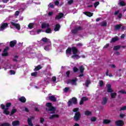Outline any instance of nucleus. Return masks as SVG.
<instances>
[{
    "instance_id": "1",
    "label": "nucleus",
    "mask_w": 126,
    "mask_h": 126,
    "mask_svg": "<svg viewBox=\"0 0 126 126\" xmlns=\"http://www.w3.org/2000/svg\"><path fill=\"white\" fill-rule=\"evenodd\" d=\"M72 53L73 55L72 56V58H73V59H79V56H78V55H79V52H78V50H77V49L76 48H68L66 51V54L67 55H71Z\"/></svg>"
},
{
    "instance_id": "2",
    "label": "nucleus",
    "mask_w": 126,
    "mask_h": 126,
    "mask_svg": "<svg viewBox=\"0 0 126 126\" xmlns=\"http://www.w3.org/2000/svg\"><path fill=\"white\" fill-rule=\"evenodd\" d=\"M10 106H11V103L10 102L9 103H7V104H6L5 107L6 108H4L5 106L4 105L2 104L0 105V107L4 110H3V114H5V115H9V111H8V108L9 107H10Z\"/></svg>"
},
{
    "instance_id": "3",
    "label": "nucleus",
    "mask_w": 126,
    "mask_h": 126,
    "mask_svg": "<svg viewBox=\"0 0 126 126\" xmlns=\"http://www.w3.org/2000/svg\"><path fill=\"white\" fill-rule=\"evenodd\" d=\"M79 110V108H76L73 109V112H74L75 113H76L74 117V119L75 121H78V120L80 119V113L77 112H78Z\"/></svg>"
},
{
    "instance_id": "4",
    "label": "nucleus",
    "mask_w": 126,
    "mask_h": 126,
    "mask_svg": "<svg viewBox=\"0 0 126 126\" xmlns=\"http://www.w3.org/2000/svg\"><path fill=\"white\" fill-rule=\"evenodd\" d=\"M46 106L48 107V111H49V114H54L55 113V111H56V108L55 107H54L53 106V105H52V103L48 102L47 103H46Z\"/></svg>"
},
{
    "instance_id": "5",
    "label": "nucleus",
    "mask_w": 126,
    "mask_h": 126,
    "mask_svg": "<svg viewBox=\"0 0 126 126\" xmlns=\"http://www.w3.org/2000/svg\"><path fill=\"white\" fill-rule=\"evenodd\" d=\"M72 104H77V99L75 97L70 99L68 102V106H71Z\"/></svg>"
},
{
    "instance_id": "6",
    "label": "nucleus",
    "mask_w": 126,
    "mask_h": 126,
    "mask_svg": "<svg viewBox=\"0 0 126 126\" xmlns=\"http://www.w3.org/2000/svg\"><path fill=\"white\" fill-rule=\"evenodd\" d=\"M76 81H77V79L76 78L72 80H68V81H67V84H71V85H76Z\"/></svg>"
},
{
    "instance_id": "7",
    "label": "nucleus",
    "mask_w": 126,
    "mask_h": 126,
    "mask_svg": "<svg viewBox=\"0 0 126 126\" xmlns=\"http://www.w3.org/2000/svg\"><path fill=\"white\" fill-rule=\"evenodd\" d=\"M8 27V25L7 23H2L0 27V31H3L4 29H6Z\"/></svg>"
},
{
    "instance_id": "8",
    "label": "nucleus",
    "mask_w": 126,
    "mask_h": 126,
    "mask_svg": "<svg viewBox=\"0 0 126 126\" xmlns=\"http://www.w3.org/2000/svg\"><path fill=\"white\" fill-rule=\"evenodd\" d=\"M11 24L12 25V26L15 27L17 30H20V25L19 24H17L15 22L13 21L11 23Z\"/></svg>"
},
{
    "instance_id": "9",
    "label": "nucleus",
    "mask_w": 126,
    "mask_h": 126,
    "mask_svg": "<svg viewBox=\"0 0 126 126\" xmlns=\"http://www.w3.org/2000/svg\"><path fill=\"white\" fill-rule=\"evenodd\" d=\"M52 45V43L49 42L48 44H46V46H44V50L45 51H50L51 50V45Z\"/></svg>"
},
{
    "instance_id": "10",
    "label": "nucleus",
    "mask_w": 126,
    "mask_h": 126,
    "mask_svg": "<svg viewBox=\"0 0 126 126\" xmlns=\"http://www.w3.org/2000/svg\"><path fill=\"white\" fill-rule=\"evenodd\" d=\"M124 121L123 120H118L115 122L116 126H123L124 125Z\"/></svg>"
},
{
    "instance_id": "11",
    "label": "nucleus",
    "mask_w": 126,
    "mask_h": 126,
    "mask_svg": "<svg viewBox=\"0 0 126 126\" xmlns=\"http://www.w3.org/2000/svg\"><path fill=\"white\" fill-rule=\"evenodd\" d=\"M86 101H88V97H86L85 96L82 97L81 99V101H80L79 105H82Z\"/></svg>"
},
{
    "instance_id": "12",
    "label": "nucleus",
    "mask_w": 126,
    "mask_h": 126,
    "mask_svg": "<svg viewBox=\"0 0 126 126\" xmlns=\"http://www.w3.org/2000/svg\"><path fill=\"white\" fill-rule=\"evenodd\" d=\"M48 27H50V25L47 23H43L41 24V28L47 29Z\"/></svg>"
},
{
    "instance_id": "13",
    "label": "nucleus",
    "mask_w": 126,
    "mask_h": 126,
    "mask_svg": "<svg viewBox=\"0 0 126 126\" xmlns=\"http://www.w3.org/2000/svg\"><path fill=\"white\" fill-rule=\"evenodd\" d=\"M34 117H31L30 118H28V125L30 126H33V124L32 123V120H34Z\"/></svg>"
},
{
    "instance_id": "14",
    "label": "nucleus",
    "mask_w": 126,
    "mask_h": 126,
    "mask_svg": "<svg viewBox=\"0 0 126 126\" xmlns=\"http://www.w3.org/2000/svg\"><path fill=\"white\" fill-rule=\"evenodd\" d=\"M41 41L42 42H44V43H45V45L49 44V42H51V41H50V39H49L46 37L42 38L41 39Z\"/></svg>"
},
{
    "instance_id": "15",
    "label": "nucleus",
    "mask_w": 126,
    "mask_h": 126,
    "mask_svg": "<svg viewBox=\"0 0 126 126\" xmlns=\"http://www.w3.org/2000/svg\"><path fill=\"white\" fill-rule=\"evenodd\" d=\"M118 4L121 6H125V5H126V2L125 1V0H119Z\"/></svg>"
},
{
    "instance_id": "16",
    "label": "nucleus",
    "mask_w": 126,
    "mask_h": 126,
    "mask_svg": "<svg viewBox=\"0 0 126 126\" xmlns=\"http://www.w3.org/2000/svg\"><path fill=\"white\" fill-rule=\"evenodd\" d=\"M16 43H17V41L16 40H13L10 42V47H13L15 45H16Z\"/></svg>"
},
{
    "instance_id": "17",
    "label": "nucleus",
    "mask_w": 126,
    "mask_h": 126,
    "mask_svg": "<svg viewBox=\"0 0 126 126\" xmlns=\"http://www.w3.org/2000/svg\"><path fill=\"white\" fill-rule=\"evenodd\" d=\"M82 28L81 27H77L74 30L72 31L73 33H76L77 31H79V30H82Z\"/></svg>"
},
{
    "instance_id": "18",
    "label": "nucleus",
    "mask_w": 126,
    "mask_h": 126,
    "mask_svg": "<svg viewBox=\"0 0 126 126\" xmlns=\"http://www.w3.org/2000/svg\"><path fill=\"white\" fill-rule=\"evenodd\" d=\"M18 100L22 103H25V102H26V98H25V97L24 96H22L21 97L19 98Z\"/></svg>"
},
{
    "instance_id": "19",
    "label": "nucleus",
    "mask_w": 126,
    "mask_h": 126,
    "mask_svg": "<svg viewBox=\"0 0 126 126\" xmlns=\"http://www.w3.org/2000/svg\"><path fill=\"white\" fill-rule=\"evenodd\" d=\"M62 17H63V14L60 13L59 14L56 16V19L59 20V19H61V18H62Z\"/></svg>"
},
{
    "instance_id": "20",
    "label": "nucleus",
    "mask_w": 126,
    "mask_h": 126,
    "mask_svg": "<svg viewBox=\"0 0 126 126\" xmlns=\"http://www.w3.org/2000/svg\"><path fill=\"white\" fill-rule=\"evenodd\" d=\"M20 123L19 122V121H13L12 123V125L13 126H19Z\"/></svg>"
},
{
    "instance_id": "21",
    "label": "nucleus",
    "mask_w": 126,
    "mask_h": 126,
    "mask_svg": "<svg viewBox=\"0 0 126 126\" xmlns=\"http://www.w3.org/2000/svg\"><path fill=\"white\" fill-rule=\"evenodd\" d=\"M107 88V92H113V90L112 89L111 87L112 86L110 84H108L106 86Z\"/></svg>"
},
{
    "instance_id": "22",
    "label": "nucleus",
    "mask_w": 126,
    "mask_h": 126,
    "mask_svg": "<svg viewBox=\"0 0 126 126\" xmlns=\"http://www.w3.org/2000/svg\"><path fill=\"white\" fill-rule=\"evenodd\" d=\"M107 101L108 98H107L106 97H103L101 102L102 105H106V104H107Z\"/></svg>"
},
{
    "instance_id": "23",
    "label": "nucleus",
    "mask_w": 126,
    "mask_h": 126,
    "mask_svg": "<svg viewBox=\"0 0 126 126\" xmlns=\"http://www.w3.org/2000/svg\"><path fill=\"white\" fill-rule=\"evenodd\" d=\"M45 33H52V29H51V28L50 27L46 29Z\"/></svg>"
},
{
    "instance_id": "24",
    "label": "nucleus",
    "mask_w": 126,
    "mask_h": 126,
    "mask_svg": "<svg viewBox=\"0 0 126 126\" xmlns=\"http://www.w3.org/2000/svg\"><path fill=\"white\" fill-rule=\"evenodd\" d=\"M84 13L87 15V16H89V17H91L93 15V13L89 12H85Z\"/></svg>"
},
{
    "instance_id": "25",
    "label": "nucleus",
    "mask_w": 126,
    "mask_h": 126,
    "mask_svg": "<svg viewBox=\"0 0 126 126\" xmlns=\"http://www.w3.org/2000/svg\"><path fill=\"white\" fill-rule=\"evenodd\" d=\"M60 28H61V26L59 24H57L54 28L55 31H59L60 30Z\"/></svg>"
},
{
    "instance_id": "26",
    "label": "nucleus",
    "mask_w": 126,
    "mask_h": 126,
    "mask_svg": "<svg viewBox=\"0 0 126 126\" xmlns=\"http://www.w3.org/2000/svg\"><path fill=\"white\" fill-rule=\"evenodd\" d=\"M49 100H50V101H53V102H55V101H56L57 99L54 96L52 95L51 96H49Z\"/></svg>"
},
{
    "instance_id": "27",
    "label": "nucleus",
    "mask_w": 126,
    "mask_h": 126,
    "mask_svg": "<svg viewBox=\"0 0 126 126\" xmlns=\"http://www.w3.org/2000/svg\"><path fill=\"white\" fill-rule=\"evenodd\" d=\"M56 118H59V115L58 114H53L50 117L49 119H56Z\"/></svg>"
},
{
    "instance_id": "28",
    "label": "nucleus",
    "mask_w": 126,
    "mask_h": 126,
    "mask_svg": "<svg viewBox=\"0 0 126 126\" xmlns=\"http://www.w3.org/2000/svg\"><path fill=\"white\" fill-rule=\"evenodd\" d=\"M111 123H112V120L108 119L103 120V124H110Z\"/></svg>"
},
{
    "instance_id": "29",
    "label": "nucleus",
    "mask_w": 126,
    "mask_h": 126,
    "mask_svg": "<svg viewBox=\"0 0 126 126\" xmlns=\"http://www.w3.org/2000/svg\"><path fill=\"white\" fill-rule=\"evenodd\" d=\"M28 28H29V29L34 28V23H30L28 25Z\"/></svg>"
},
{
    "instance_id": "30",
    "label": "nucleus",
    "mask_w": 126,
    "mask_h": 126,
    "mask_svg": "<svg viewBox=\"0 0 126 126\" xmlns=\"http://www.w3.org/2000/svg\"><path fill=\"white\" fill-rule=\"evenodd\" d=\"M118 40H119V38H118V36H116V37L113 38L111 39V42H116V41H118Z\"/></svg>"
},
{
    "instance_id": "31",
    "label": "nucleus",
    "mask_w": 126,
    "mask_h": 126,
    "mask_svg": "<svg viewBox=\"0 0 126 126\" xmlns=\"http://www.w3.org/2000/svg\"><path fill=\"white\" fill-rule=\"evenodd\" d=\"M85 115L86 116H90V115H91V112H90L89 111H86L85 112Z\"/></svg>"
},
{
    "instance_id": "32",
    "label": "nucleus",
    "mask_w": 126,
    "mask_h": 126,
    "mask_svg": "<svg viewBox=\"0 0 126 126\" xmlns=\"http://www.w3.org/2000/svg\"><path fill=\"white\" fill-rule=\"evenodd\" d=\"M110 96H111V98H116V97L117 96V94H116V93H111L110 94Z\"/></svg>"
},
{
    "instance_id": "33",
    "label": "nucleus",
    "mask_w": 126,
    "mask_h": 126,
    "mask_svg": "<svg viewBox=\"0 0 126 126\" xmlns=\"http://www.w3.org/2000/svg\"><path fill=\"white\" fill-rule=\"evenodd\" d=\"M96 120L97 118H96V117H92L90 119L91 122H96Z\"/></svg>"
},
{
    "instance_id": "34",
    "label": "nucleus",
    "mask_w": 126,
    "mask_h": 126,
    "mask_svg": "<svg viewBox=\"0 0 126 126\" xmlns=\"http://www.w3.org/2000/svg\"><path fill=\"white\" fill-rule=\"evenodd\" d=\"M42 68L41 65H39L34 68V70H39Z\"/></svg>"
},
{
    "instance_id": "35",
    "label": "nucleus",
    "mask_w": 126,
    "mask_h": 126,
    "mask_svg": "<svg viewBox=\"0 0 126 126\" xmlns=\"http://www.w3.org/2000/svg\"><path fill=\"white\" fill-rule=\"evenodd\" d=\"M101 26H107V22H102L100 24Z\"/></svg>"
},
{
    "instance_id": "36",
    "label": "nucleus",
    "mask_w": 126,
    "mask_h": 126,
    "mask_svg": "<svg viewBox=\"0 0 126 126\" xmlns=\"http://www.w3.org/2000/svg\"><path fill=\"white\" fill-rule=\"evenodd\" d=\"M79 68H80V72H81V73H82L83 72V71H84V67L82 66H80Z\"/></svg>"
},
{
    "instance_id": "37",
    "label": "nucleus",
    "mask_w": 126,
    "mask_h": 126,
    "mask_svg": "<svg viewBox=\"0 0 126 126\" xmlns=\"http://www.w3.org/2000/svg\"><path fill=\"white\" fill-rule=\"evenodd\" d=\"M121 27V25H117L115 26V28L116 30H119V29H120Z\"/></svg>"
},
{
    "instance_id": "38",
    "label": "nucleus",
    "mask_w": 126,
    "mask_h": 126,
    "mask_svg": "<svg viewBox=\"0 0 126 126\" xmlns=\"http://www.w3.org/2000/svg\"><path fill=\"white\" fill-rule=\"evenodd\" d=\"M2 56L3 57H7V56H8V53H7V52H3L2 54Z\"/></svg>"
},
{
    "instance_id": "39",
    "label": "nucleus",
    "mask_w": 126,
    "mask_h": 126,
    "mask_svg": "<svg viewBox=\"0 0 126 126\" xmlns=\"http://www.w3.org/2000/svg\"><path fill=\"white\" fill-rule=\"evenodd\" d=\"M89 84H90V80H87L86 82V86L88 87V85H89Z\"/></svg>"
},
{
    "instance_id": "40",
    "label": "nucleus",
    "mask_w": 126,
    "mask_h": 126,
    "mask_svg": "<svg viewBox=\"0 0 126 126\" xmlns=\"http://www.w3.org/2000/svg\"><path fill=\"white\" fill-rule=\"evenodd\" d=\"M17 110L15 109H13L12 110L11 112V115H13V114H14L15 113H16Z\"/></svg>"
},
{
    "instance_id": "41",
    "label": "nucleus",
    "mask_w": 126,
    "mask_h": 126,
    "mask_svg": "<svg viewBox=\"0 0 126 126\" xmlns=\"http://www.w3.org/2000/svg\"><path fill=\"white\" fill-rule=\"evenodd\" d=\"M73 70L74 72H77L78 71V68L76 67H74L73 68Z\"/></svg>"
},
{
    "instance_id": "42",
    "label": "nucleus",
    "mask_w": 126,
    "mask_h": 126,
    "mask_svg": "<svg viewBox=\"0 0 126 126\" xmlns=\"http://www.w3.org/2000/svg\"><path fill=\"white\" fill-rule=\"evenodd\" d=\"M10 126V124L9 123H4L3 124H1L0 126Z\"/></svg>"
},
{
    "instance_id": "43",
    "label": "nucleus",
    "mask_w": 126,
    "mask_h": 126,
    "mask_svg": "<svg viewBox=\"0 0 126 126\" xmlns=\"http://www.w3.org/2000/svg\"><path fill=\"white\" fill-rule=\"evenodd\" d=\"M120 47L119 45H117V46H115L114 47V50H119V49H120Z\"/></svg>"
},
{
    "instance_id": "44",
    "label": "nucleus",
    "mask_w": 126,
    "mask_h": 126,
    "mask_svg": "<svg viewBox=\"0 0 126 126\" xmlns=\"http://www.w3.org/2000/svg\"><path fill=\"white\" fill-rule=\"evenodd\" d=\"M69 88L68 87H66L63 89L64 92H67V91H69Z\"/></svg>"
},
{
    "instance_id": "45",
    "label": "nucleus",
    "mask_w": 126,
    "mask_h": 126,
    "mask_svg": "<svg viewBox=\"0 0 126 126\" xmlns=\"http://www.w3.org/2000/svg\"><path fill=\"white\" fill-rule=\"evenodd\" d=\"M126 106L122 107L120 109V111H126Z\"/></svg>"
},
{
    "instance_id": "46",
    "label": "nucleus",
    "mask_w": 126,
    "mask_h": 126,
    "mask_svg": "<svg viewBox=\"0 0 126 126\" xmlns=\"http://www.w3.org/2000/svg\"><path fill=\"white\" fill-rule=\"evenodd\" d=\"M9 72L11 75H12V74H14L15 73V72L14 70H10Z\"/></svg>"
},
{
    "instance_id": "47",
    "label": "nucleus",
    "mask_w": 126,
    "mask_h": 126,
    "mask_svg": "<svg viewBox=\"0 0 126 126\" xmlns=\"http://www.w3.org/2000/svg\"><path fill=\"white\" fill-rule=\"evenodd\" d=\"M32 76H36L37 75V72H34L31 73Z\"/></svg>"
},
{
    "instance_id": "48",
    "label": "nucleus",
    "mask_w": 126,
    "mask_h": 126,
    "mask_svg": "<svg viewBox=\"0 0 126 126\" xmlns=\"http://www.w3.org/2000/svg\"><path fill=\"white\" fill-rule=\"evenodd\" d=\"M54 3L55 5H59V4H60V2L59 1V0H56Z\"/></svg>"
},
{
    "instance_id": "49",
    "label": "nucleus",
    "mask_w": 126,
    "mask_h": 126,
    "mask_svg": "<svg viewBox=\"0 0 126 126\" xmlns=\"http://www.w3.org/2000/svg\"><path fill=\"white\" fill-rule=\"evenodd\" d=\"M99 86L102 87L103 86V84H104V83L103 82V81H99Z\"/></svg>"
},
{
    "instance_id": "50",
    "label": "nucleus",
    "mask_w": 126,
    "mask_h": 126,
    "mask_svg": "<svg viewBox=\"0 0 126 126\" xmlns=\"http://www.w3.org/2000/svg\"><path fill=\"white\" fill-rule=\"evenodd\" d=\"M45 122V119H44L43 118H40V123L41 124H43V123Z\"/></svg>"
},
{
    "instance_id": "51",
    "label": "nucleus",
    "mask_w": 126,
    "mask_h": 126,
    "mask_svg": "<svg viewBox=\"0 0 126 126\" xmlns=\"http://www.w3.org/2000/svg\"><path fill=\"white\" fill-rule=\"evenodd\" d=\"M9 48L8 47H6V48H5V49L3 50L4 52H7V51H8Z\"/></svg>"
},
{
    "instance_id": "52",
    "label": "nucleus",
    "mask_w": 126,
    "mask_h": 126,
    "mask_svg": "<svg viewBox=\"0 0 126 126\" xmlns=\"http://www.w3.org/2000/svg\"><path fill=\"white\" fill-rule=\"evenodd\" d=\"M99 2H95L94 3V7H95V8L97 7V6L99 5Z\"/></svg>"
},
{
    "instance_id": "53",
    "label": "nucleus",
    "mask_w": 126,
    "mask_h": 126,
    "mask_svg": "<svg viewBox=\"0 0 126 126\" xmlns=\"http://www.w3.org/2000/svg\"><path fill=\"white\" fill-rule=\"evenodd\" d=\"M73 2V0H69L68 1V4H71Z\"/></svg>"
},
{
    "instance_id": "54",
    "label": "nucleus",
    "mask_w": 126,
    "mask_h": 126,
    "mask_svg": "<svg viewBox=\"0 0 126 126\" xmlns=\"http://www.w3.org/2000/svg\"><path fill=\"white\" fill-rule=\"evenodd\" d=\"M48 6H49V7H51V8H53V7H54V5L53 4V3H50L48 5Z\"/></svg>"
},
{
    "instance_id": "55",
    "label": "nucleus",
    "mask_w": 126,
    "mask_h": 126,
    "mask_svg": "<svg viewBox=\"0 0 126 126\" xmlns=\"http://www.w3.org/2000/svg\"><path fill=\"white\" fill-rule=\"evenodd\" d=\"M52 80L53 82H55V81L57 80V78L56 77H52Z\"/></svg>"
},
{
    "instance_id": "56",
    "label": "nucleus",
    "mask_w": 126,
    "mask_h": 126,
    "mask_svg": "<svg viewBox=\"0 0 126 126\" xmlns=\"http://www.w3.org/2000/svg\"><path fill=\"white\" fill-rule=\"evenodd\" d=\"M53 13H54L53 12H49L48 13V16H52V15H53Z\"/></svg>"
},
{
    "instance_id": "57",
    "label": "nucleus",
    "mask_w": 126,
    "mask_h": 126,
    "mask_svg": "<svg viewBox=\"0 0 126 126\" xmlns=\"http://www.w3.org/2000/svg\"><path fill=\"white\" fill-rule=\"evenodd\" d=\"M66 74L67 76H69V74H70V71H68L66 72Z\"/></svg>"
},
{
    "instance_id": "58",
    "label": "nucleus",
    "mask_w": 126,
    "mask_h": 126,
    "mask_svg": "<svg viewBox=\"0 0 126 126\" xmlns=\"http://www.w3.org/2000/svg\"><path fill=\"white\" fill-rule=\"evenodd\" d=\"M37 34H39V33H41V32H43V30H37Z\"/></svg>"
},
{
    "instance_id": "59",
    "label": "nucleus",
    "mask_w": 126,
    "mask_h": 126,
    "mask_svg": "<svg viewBox=\"0 0 126 126\" xmlns=\"http://www.w3.org/2000/svg\"><path fill=\"white\" fill-rule=\"evenodd\" d=\"M31 35H35V32L33 31L30 32Z\"/></svg>"
},
{
    "instance_id": "60",
    "label": "nucleus",
    "mask_w": 126,
    "mask_h": 126,
    "mask_svg": "<svg viewBox=\"0 0 126 126\" xmlns=\"http://www.w3.org/2000/svg\"><path fill=\"white\" fill-rule=\"evenodd\" d=\"M18 58V57L17 56H15V59H13V60L14 61V62H17V59Z\"/></svg>"
},
{
    "instance_id": "61",
    "label": "nucleus",
    "mask_w": 126,
    "mask_h": 126,
    "mask_svg": "<svg viewBox=\"0 0 126 126\" xmlns=\"http://www.w3.org/2000/svg\"><path fill=\"white\" fill-rule=\"evenodd\" d=\"M109 44H107L106 45H105L104 46V49H106V48H108V47H109Z\"/></svg>"
},
{
    "instance_id": "62",
    "label": "nucleus",
    "mask_w": 126,
    "mask_h": 126,
    "mask_svg": "<svg viewBox=\"0 0 126 126\" xmlns=\"http://www.w3.org/2000/svg\"><path fill=\"white\" fill-rule=\"evenodd\" d=\"M19 15V11H17L15 12V15L18 16Z\"/></svg>"
},
{
    "instance_id": "63",
    "label": "nucleus",
    "mask_w": 126,
    "mask_h": 126,
    "mask_svg": "<svg viewBox=\"0 0 126 126\" xmlns=\"http://www.w3.org/2000/svg\"><path fill=\"white\" fill-rule=\"evenodd\" d=\"M118 17H119V18H122V13H121L119 14Z\"/></svg>"
},
{
    "instance_id": "64",
    "label": "nucleus",
    "mask_w": 126,
    "mask_h": 126,
    "mask_svg": "<svg viewBox=\"0 0 126 126\" xmlns=\"http://www.w3.org/2000/svg\"><path fill=\"white\" fill-rule=\"evenodd\" d=\"M125 116V114H120L121 118H124Z\"/></svg>"
}]
</instances>
